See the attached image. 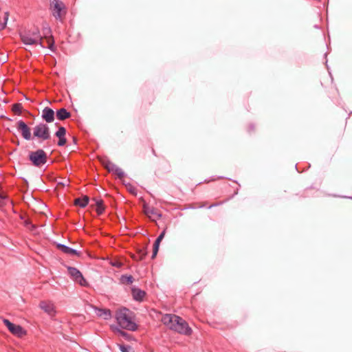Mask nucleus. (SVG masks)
Wrapping results in <instances>:
<instances>
[{
	"instance_id": "7",
	"label": "nucleus",
	"mask_w": 352,
	"mask_h": 352,
	"mask_svg": "<svg viewBox=\"0 0 352 352\" xmlns=\"http://www.w3.org/2000/svg\"><path fill=\"white\" fill-rule=\"evenodd\" d=\"M67 271L71 278L75 282L79 283L81 286H87L88 285L87 280L77 268L68 266Z\"/></svg>"
},
{
	"instance_id": "18",
	"label": "nucleus",
	"mask_w": 352,
	"mask_h": 352,
	"mask_svg": "<svg viewBox=\"0 0 352 352\" xmlns=\"http://www.w3.org/2000/svg\"><path fill=\"white\" fill-rule=\"evenodd\" d=\"M92 201L94 202V204L91 205V207L95 208L98 214H102L104 210L102 200L93 198Z\"/></svg>"
},
{
	"instance_id": "14",
	"label": "nucleus",
	"mask_w": 352,
	"mask_h": 352,
	"mask_svg": "<svg viewBox=\"0 0 352 352\" xmlns=\"http://www.w3.org/2000/svg\"><path fill=\"white\" fill-rule=\"evenodd\" d=\"M94 309L95 314L104 320H109L111 317V311L108 309L98 308L96 306L90 305Z\"/></svg>"
},
{
	"instance_id": "33",
	"label": "nucleus",
	"mask_w": 352,
	"mask_h": 352,
	"mask_svg": "<svg viewBox=\"0 0 352 352\" xmlns=\"http://www.w3.org/2000/svg\"><path fill=\"white\" fill-rule=\"evenodd\" d=\"M59 184H62V185H63V186H65V183L64 182H60Z\"/></svg>"
},
{
	"instance_id": "1",
	"label": "nucleus",
	"mask_w": 352,
	"mask_h": 352,
	"mask_svg": "<svg viewBox=\"0 0 352 352\" xmlns=\"http://www.w3.org/2000/svg\"><path fill=\"white\" fill-rule=\"evenodd\" d=\"M162 322L170 329L179 333L189 336L192 329L188 324L181 317L175 314H165L162 318Z\"/></svg>"
},
{
	"instance_id": "2",
	"label": "nucleus",
	"mask_w": 352,
	"mask_h": 352,
	"mask_svg": "<svg viewBox=\"0 0 352 352\" xmlns=\"http://www.w3.org/2000/svg\"><path fill=\"white\" fill-rule=\"evenodd\" d=\"M116 319L119 327L123 329L133 331L137 329V324L133 321L132 312L126 308L118 310Z\"/></svg>"
},
{
	"instance_id": "34",
	"label": "nucleus",
	"mask_w": 352,
	"mask_h": 352,
	"mask_svg": "<svg viewBox=\"0 0 352 352\" xmlns=\"http://www.w3.org/2000/svg\"><path fill=\"white\" fill-rule=\"evenodd\" d=\"M217 204H214V206H217ZM213 206H214V205H210V206L208 207V208H212V207H213Z\"/></svg>"
},
{
	"instance_id": "17",
	"label": "nucleus",
	"mask_w": 352,
	"mask_h": 352,
	"mask_svg": "<svg viewBox=\"0 0 352 352\" xmlns=\"http://www.w3.org/2000/svg\"><path fill=\"white\" fill-rule=\"evenodd\" d=\"M131 292L133 298L137 301H142L146 295V292L139 288H132Z\"/></svg>"
},
{
	"instance_id": "22",
	"label": "nucleus",
	"mask_w": 352,
	"mask_h": 352,
	"mask_svg": "<svg viewBox=\"0 0 352 352\" xmlns=\"http://www.w3.org/2000/svg\"><path fill=\"white\" fill-rule=\"evenodd\" d=\"M22 104L21 103H15L12 105V110L16 114L20 115L22 111Z\"/></svg>"
},
{
	"instance_id": "30",
	"label": "nucleus",
	"mask_w": 352,
	"mask_h": 352,
	"mask_svg": "<svg viewBox=\"0 0 352 352\" xmlns=\"http://www.w3.org/2000/svg\"><path fill=\"white\" fill-rule=\"evenodd\" d=\"M112 265H113V266L117 267H120L122 266V263H120V262H118V261H117V262H115V263H112Z\"/></svg>"
},
{
	"instance_id": "3",
	"label": "nucleus",
	"mask_w": 352,
	"mask_h": 352,
	"mask_svg": "<svg viewBox=\"0 0 352 352\" xmlns=\"http://www.w3.org/2000/svg\"><path fill=\"white\" fill-rule=\"evenodd\" d=\"M19 35L21 41L26 45H39L43 48L45 47L42 42V36L38 28L24 30L20 32Z\"/></svg>"
},
{
	"instance_id": "9",
	"label": "nucleus",
	"mask_w": 352,
	"mask_h": 352,
	"mask_svg": "<svg viewBox=\"0 0 352 352\" xmlns=\"http://www.w3.org/2000/svg\"><path fill=\"white\" fill-rule=\"evenodd\" d=\"M16 128L21 133V135L25 140H30L32 139L30 129L24 121L19 120Z\"/></svg>"
},
{
	"instance_id": "32",
	"label": "nucleus",
	"mask_w": 352,
	"mask_h": 352,
	"mask_svg": "<svg viewBox=\"0 0 352 352\" xmlns=\"http://www.w3.org/2000/svg\"><path fill=\"white\" fill-rule=\"evenodd\" d=\"M44 31H45L46 33H50L51 32V30L50 28H47Z\"/></svg>"
},
{
	"instance_id": "29",
	"label": "nucleus",
	"mask_w": 352,
	"mask_h": 352,
	"mask_svg": "<svg viewBox=\"0 0 352 352\" xmlns=\"http://www.w3.org/2000/svg\"><path fill=\"white\" fill-rule=\"evenodd\" d=\"M6 199V197L0 194V204H3L4 200Z\"/></svg>"
},
{
	"instance_id": "4",
	"label": "nucleus",
	"mask_w": 352,
	"mask_h": 352,
	"mask_svg": "<svg viewBox=\"0 0 352 352\" xmlns=\"http://www.w3.org/2000/svg\"><path fill=\"white\" fill-rule=\"evenodd\" d=\"M29 160L36 167H40L46 164L47 160V153L43 149H37L29 153Z\"/></svg>"
},
{
	"instance_id": "25",
	"label": "nucleus",
	"mask_w": 352,
	"mask_h": 352,
	"mask_svg": "<svg viewBox=\"0 0 352 352\" xmlns=\"http://www.w3.org/2000/svg\"><path fill=\"white\" fill-rule=\"evenodd\" d=\"M122 280L128 285L132 284L133 282V277L132 276H122Z\"/></svg>"
},
{
	"instance_id": "16",
	"label": "nucleus",
	"mask_w": 352,
	"mask_h": 352,
	"mask_svg": "<svg viewBox=\"0 0 352 352\" xmlns=\"http://www.w3.org/2000/svg\"><path fill=\"white\" fill-rule=\"evenodd\" d=\"M39 307L49 315H53L55 313L54 305L51 302L41 301L40 302Z\"/></svg>"
},
{
	"instance_id": "11",
	"label": "nucleus",
	"mask_w": 352,
	"mask_h": 352,
	"mask_svg": "<svg viewBox=\"0 0 352 352\" xmlns=\"http://www.w3.org/2000/svg\"><path fill=\"white\" fill-rule=\"evenodd\" d=\"M57 249L62 252L68 254V255H75L78 257H80L82 255V253L80 251H78L77 250H75L74 248H72L69 246H67L62 243H57L56 245Z\"/></svg>"
},
{
	"instance_id": "28",
	"label": "nucleus",
	"mask_w": 352,
	"mask_h": 352,
	"mask_svg": "<svg viewBox=\"0 0 352 352\" xmlns=\"http://www.w3.org/2000/svg\"><path fill=\"white\" fill-rule=\"evenodd\" d=\"M165 232H166V230H163V231L160 233V234L157 236V239H160V240H162V239H163V238L164 237Z\"/></svg>"
},
{
	"instance_id": "13",
	"label": "nucleus",
	"mask_w": 352,
	"mask_h": 352,
	"mask_svg": "<svg viewBox=\"0 0 352 352\" xmlns=\"http://www.w3.org/2000/svg\"><path fill=\"white\" fill-rule=\"evenodd\" d=\"M66 129L64 126H59L58 129L55 133V136L58 138L57 145L58 146H63L67 143V139L65 138Z\"/></svg>"
},
{
	"instance_id": "26",
	"label": "nucleus",
	"mask_w": 352,
	"mask_h": 352,
	"mask_svg": "<svg viewBox=\"0 0 352 352\" xmlns=\"http://www.w3.org/2000/svg\"><path fill=\"white\" fill-rule=\"evenodd\" d=\"M25 226L27 228L32 231L34 230L36 228V226L32 223V222L30 220L25 221Z\"/></svg>"
},
{
	"instance_id": "12",
	"label": "nucleus",
	"mask_w": 352,
	"mask_h": 352,
	"mask_svg": "<svg viewBox=\"0 0 352 352\" xmlns=\"http://www.w3.org/2000/svg\"><path fill=\"white\" fill-rule=\"evenodd\" d=\"M41 118L47 123H51L54 122L55 118L54 111L50 107H45L42 111Z\"/></svg>"
},
{
	"instance_id": "24",
	"label": "nucleus",
	"mask_w": 352,
	"mask_h": 352,
	"mask_svg": "<svg viewBox=\"0 0 352 352\" xmlns=\"http://www.w3.org/2000/svg\"><path fill=\"white\" fill-rule=\"evenodd\" d=\"M120 349L122 352H134L131 346L125 344H120Z\"/></svg>"
},
{
	"instance_id": "27",
	"label": "nucleus",
	"mask_w": 352,
	"mask_h": 352,
	"mask_svg": "<svg viewBox=\"0 0 352 352\" xmlns=\"http://www.w3.org/2000/svg\"><path fill=\"white\" fill-rule=\"evenodd\" d=\"M148 213H151V214L154 215L155 217H157L158 219L161 218L162 214L156 211L155 209L152 208L148 211Z\"/></svg>"
},
{
	"instance_id": "23",
	"label": "nucleus",
	"mask_w": 352,
	"mask_h": 352,
	"mask_svg": "<svg viewBox=\"0 0 352 352\" xmlns=\"http://www.w3.org/2000/svg\"><path fill=\"white\" fill-rule=\"evenodd\" d=\"M8 18H9V12H6L4 13L3 21V22H0V31L4 30L6 28V25H7V22L8 21Z\"/></svg>"
},
{
	"instance_id": "31",
	"label": "nucleus",
	"mask_w": 352,
	"mask_h": 352,
	"mask_svg": "<svg viewBox=\"0 0 352 352\" xmlns=\"http://www.w3.org/2000/svg\"><path fill=\"white\" fill-rule=\"evenodd\" d=\"M118 331L122 336H126V333H125L124 331H122V330H119L118 329Z\"/></svg>"
},
{
	"instance_id": "5",
	"label": "nucleus",
	"mask_w": 352,
	"mask_h": 352,
	"mask_svg": "<svg viewBox=\"0 0 352 352\" xmlns=\"http://www.w3.org/2000/svg\"><path fill=\"white\" fill-rule=\"evenodd\" d=\"M33 135L42 140H50L51 135L48 125L43 122L36 124L33 129Z\"/></svg>"
},
{
	"instance_id": "15",
	"label": "nucleus",
	"mask_w": 352,
	"mask_h": 352,
	"mask_svg": "<svg viewBox=\"0 0 352 352\" xmlns=\"http://www.w3.org/2000/svg\"><path fill=\"white\" fill-rule=\"evenodd\" d=\"M56 116L58 120L63 121L69 118L72 116V114L65 108H61L56 111Z\"/></svg>"
},
{
	"instance_id": "21",
	"label": "nucleus",
	"mask_w": 352,
	"mask_h": 352,
	"mask_svg": "<svg viewBox=\"0 0 352 352\" xmlns=\"http://www.w3.org/2000/svg\"><path fill=\"white\" fill-rule=\"evenodd\" d=\"M47 47L52 52L55 51V45H54V38L52 35H50V37L47 38Z\"/></svg>"
},
{
	"instance_id": "19",
	"label": "nucleus",
	"mask_w": 352,
	"mask_h": 352,
	"mask_svg": "<svg viewBox=\"0 0 352 352\" xmlns=\"http://www.w3.org/2000/svg\"><path fill=\"white\" fill-rule=\"evenodd\" d=\"M74 205L80 208L86 207L88 205V195H84L82 199L80 197L75 199Z\"/></svg>"
},
{
	"instance_id": "10",
	"label": "nucleus",
	"mask_w": 352,
	"mask_h": 352,
	"mask_svg": "<svg viewBox=\"0 0 352 352\" xmlns=\"http://www.w3.org/2000/svg\"><path fill=\"white\" fill-rule=\"evenodd\" d=\"M105 167L109 173L116 175L119 179H122L125 175L122 168L111 162H107L105 164Z\"/></svg>"
},
{
	"instance_id": "8",
	"label": "nucleus",
	"mask_w": 352,
	"mask_h": 352,
	"mask_svg": "<svg viewBox=\"0 0 352 352\" xmlns=\"http://www.w3.org/2000/svg\"><path fill=\"white\" fill-rule=\"evenodd\" d=\"M50 7L52 10V14L56 19H60L62 16V11L65 9L63 3L59 0H52Z\"/></svg>"
},
{
	"instance_id": "20",
	"label": "nucleus",
	"mask_w": 352,
	"mask_h": 352,
	"mask_svg": "<svg viewBox=\"0 0 352 352\" xmlns=\"http://www.w3.org/2000/svg\"><path fill=\"white\" fill-rule=\"evenodd\" d=\"M161 241H162V240H160V239H157V238L156 239V240L153 244L152 258H154L156 256L158 250H159L160 243Z\"/></svg>"
},
{
	"instance_id": "6",
	"label": "nucleus",
	"mask_w": 352,
	"mask_h": 352,
	"mask_svg": "<svg viewBox=\"0 0 352 352\" xmlns=\"http://www.w3.org/2000/svg\"><path fill=\"white\" fill-rule=\"evenodd\" d=\"M3 322L13 335L19 338L26 335V331L21 325L15 324L6 318L3 319Z\"/></svg>"
}]
</instances>
